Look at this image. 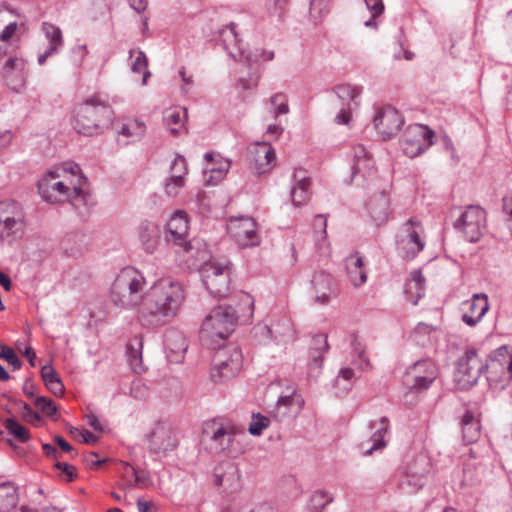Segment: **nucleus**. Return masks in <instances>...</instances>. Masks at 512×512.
<instances>
[{
    "label": "nucleus",
    "mask_w": 512,
    "mask_h": 512,
    "mask_svg": "<svg viewBox=\"0 0 512 512\" xmlns=\"http://www.w3.org/2000/svg\"><path fill=\"white\" fill-rule=\"evenodd\" d=\"M337 97L342 101V105L348 107V110L359 106L358 98L362 93V89L350 84H342L335 87Z\"/></svg>",
    "instance_id": "72a5a7b5"
},
{
    "label": "nucleus",
    "mask_w": 512,
    "mask_h": 512,
    "mask_svg": "<svg viewBox=\"0 0 512 512\" xmlns=\"http://www.w3.org/2000/svg\"><path fill=\"white\" fill-rule=\"evenodd\" d=\"M454 228L460 230L469 242H478L486 231V211L478 205H469L454 223Z\"/></svg>",
    "instance_id": "9b49d317"
},
{
    "label": "nucleus",
    "mask_w": 512,
    "mask_h": 512,
    "mask_svg": "<svg viewBox=\"0 0 512 512\" xmlns=\"http://www.w3.org/2000/svg\"><path fill=\"white\" fill-rule=\"evenodd\" d=\"M461 429L463 441L466 444L474 443L480 436V422L474 416L473 412L467 410L461 418Z\"/></svg>",
    "instance_id": "7c9ffc66"
},
{
    "label": "nucleus",
    "mask_w": 512,
    "mask_h": 512,
    "mask_svg": "<svg viewBox=\"0 0 512 512\" xmlns=\"http://www.w3.org/2000/svg\"><path fill=\"white\" fill-rule=\"evenodd\" d=\"M188 230L189 222L186 213L178 211L167 223L166 241L182 247L185 252H190L192 244L186 240Z\"/></svg>",
    "instance_id": "f3484780"
},
{
    "label": "nucleus",
    "mask_w": 512,
    "mask_h": 512,
    "mask_svg": "<svg viewBox=\"0 0 512 512\" xmlns=\"http://www.w3.org/2000/svg\"><path fill=\"white\" fill-rule=\"evenodd\" d=\"M431 469L430 459L424 455H417L405 468L408 472V476L412 477L416 481V485H424L427 475Z\"/></svg>",
    "instance_id": "bb28decb"
},
{
    "label": "nucleus",
    "mask_w": 512,
    "mask_h": 512,
    "mask_svg": "<svg viewBox=\"0 0 512 512\" xmlns=\"http://www.w3.org/2000/svg\"><path fill=\"white\" fill-rule=\"evenodd\" d=\"M389 432V419L382 417L370 439L361 443V449L364 455H371L374 451L386 446L385 436Z\"/></svg>",
    "instance_id": "a878e982"
},
{
    "label": "nucleus",
    "mask_w": 512,
    "mask_h": 512,
    "mask_svg": "<svg viewBox=\"0 0 512 512\" xmlns=\"http://www.w3.org/2000/svg\"><path fill=\"white\" fill-rule=\"evenodd\" d=\"M311 284L315 293V301L319 304H326L334 292L333 277L323 271L314 273Z\"/></svg>",
    "instance_id": "b1692460"
},
{
    "label": "nucleus",
    "mask_w": 512,
    "mask_h": 512,
    "mask_svg": "<svg viewBox=\"0 0 512 512\" xmlns=\"http://www.w3.org/2000/svg\"><path fill=\"white\" fill-rule=\"evenodd\" d=\"M55 467L58 469V470H61L63 473H65L68 477V481L71 482L73 481L74 477L76 476L75 474V467L68 464V463H65V462H57L55 464Z\"/></svg>",
    "instance_id": "e2e57ef3"
},
{
    "label": "nucleus",
    "mask_w": 512,
    "mask_h": 512,
    "mask_svg": "<svg viewBox=\"0 0 512 512\" xmlns=\"http://www.w3.org/2000/svg\"><path fill=\"white\" fill-rule=\"evenodd\" d=\"M224 49L235 60H243L246 51L241 45V40L236 32V25L230 23L219 32Z\"/></svg>",
    "instance_id": "412c9836"
},
{
    "label": "nucleus",
    "mask_w": 512,
    "mask_h": 512,
    "mask_svg": "<svg viewBox=\"0 0 512 512\" xmlns=\"http://www.w3.org/2000/svg\"><path fill=\"white\" fill-rule=\"evenodd\" d=\"M112 119L111 106L98 95H93L75 107L72 124L77 133L94 136L102 134Z\"/></svg>",
    "instance_id": "20e7f679"
},
{
    "label": "nucleus",
    "mask_w": 512,
    "mask_h": 512,
    "mask_svg": "<svg viewBox=\"0 0 512 512\" xmlns=\"http://www.w3.org/2000/svg\"><path fill=\"white\" fill-rule=\"evenodd\" d=\"M21 418L25 422L33 424L35 426H38L39 423L41 422L40 414L38 412L33 411L27 403H23L22 405Z\"/></svg>",
    "instance_id": "5fc2aeb1"
},
{
    "label": "nucleus",
    "mask_w": 512,
    "mask_h": 512,
    "mask_svg": "<svg viewBox=\"0 0 512 512\" xmlns=\"http://www.w3.org/2000/svg\"><path fill=\"white\" fill-rule=\"evenodd\" d=\"M84 461L91 468H97L98 466L105 462L104 459L100 460L98 458V454L96 452H89L88 454L84 455Z\"/></svg>",
    "instance_id": "338daca9"
},
{
    "label": "nucleus",
    "mask_w": 512,
    "mask_h": 512,
    "mask_svg": "<svg viewBox=\"0 0 512 512\" xmlns=\"http://www.w3.org/2000/svg\"><path fill=\"white\" fill-rule=\"evenodd\" d=\"M324 358L309 356L307 365V377L309 380H317L321 374Z\"/></svg>",
    "instance_id": "8fccbe9b"
},
{
    "label": "nucleus",
    "mask_w": 512,
    "mask_h": 512,
    "mask_svg": "<svg viewBox=\"0 0 512 512\" xmlns=\"http://www.w3.org/2000/svg\"><path fill=\"white\" fill-rule=\"evenodd\" d=\"M17 488L11 482L0 484V511L8 512L18 503Z\"/></svg>",
    "instance_id": "c9c22d12"
},
{
    "label": "nucleus",
    "mask_w": 512,
    "mask_h": 512,
    "mask_svg": "<svg viewBox=\"0 0 512 512\" xmlns=\"http://www.w3.org/2000/svg\"><path fill=\"white\" fill-rule=\"evenodd\" d=\"M2 359H5L12 366L13 370H19L22 366V361L11 347L5 349Z\"/></svg>",
    "instance_id": "bf43d9fd"
},
{
    "label": "nucleus",
    "mask_w": 512,
    "mask_h": 512,
    "mask_svg": "<svg viewBox=\"0 0 512 512\" xmlns=\"http://www.w3.org/2000/svg\"><path fill=\"white\" fill-rule=\"evenodd\" d=\"M434 135V131L426 125H409L401 139L404 154L410 158L422 154L433 144Z\"/></svg>",
    "instance_id": "f8f14e48"
},
{
    "label": "nucleus",
    "mask_w": 512,
    "mask_h": 512,
    "mask_svg": "<svg viewBox=\"0 0 512 512\" xmlns=\"http://www.w3.org/2000/svg\"><path fill=\"white\" fill-rule=\"evenodd\" d=\"M463 305L467 307V311L462 314V321L466 325L474 327L489 310L488 296L484 293H476Z\"/></svg>",
    "instance_id": "a211bd4d"
},
{
    "label": "nucleus",
    "mask_w": 512,
    "mask_h": 512,
    "mask_svg": "<svg viewBox=\"0 0 512 512\" xmlns=\"http://www.w3.org/2000/svg\"><path fill=\"white\" fill-rule=\"evenodd\" d=\"M269 424L270 420L268 417L256 413L252 415V421L249 424L248 431L253 436H260Z\"/></svg>",
    "instance_id": "de8ad7c7"
},
{
    "label": "nucleus",
    "mask_w": 512,
    "mask_h": 512,
    "mask_svg": "<svg viewBox=\"0 0 512 512\" xmlns=\"http://www.w3.org/2000/svg\"><path fill=\"white\" fill-rule=\"evenodd\" d=\"M275 160V150L266 142L256 143L248 149L249 169L257 176L270 172Z\"/></svg>",
    "instance_id": "2eb2a0df"
},
{
    "label": "nucleus",
    "mask_w": 512,
    "mask_h": 512,
    "mask_svg": "<svg viewBox=\"0 0 512 512\" xmlns=\"http://www.w3.org/2000/svg\"><path fill=\"white\" fill-rule=\"evenodd\" d=\"M41 377L46 387L55 396H61L64 392V385L60 380L57 372L51 365H44L41 369Z\"/></svg>",
    "instance_id": "e433bc0d"
},
{
    "label": "nucleus",
    "mask_w": 512,
    "mask_h": 512,
    "mask_svg": "<svg viewBox=\"0 0 512 512\" xmlns=\"http://www.w3.org/2000/svg\"><path fill=\"white\" fill-rule=\"evenodd\" d=\"M203 434L209 436L210 450L215 454L225 451L234 437L230 430L222 425L217 426L215 422L207 424L203 428Z\"/></svg>",
    "instance_id": "aec40b11"
},
{
    "label": "nucleus",
    "mask_w": 512,
    "mask_h": 512,
    "mask_svg": "<svg viewBox=\"0 0 512 512\" xmlns=\"http://www.w3.org/2000/svg\"><path fill=\"white\" fill-rule=\"evenodd\" d=\"M424 283L425 278L420 271H413L411 273V279L405 285V293L408 296V300L416 305L418 301L424 295Z\"/></svg>",
    "instance_id": "f704fd0d"
},
{
    "label": "nucleus",
    "mask_w": 512,
    "mask_h": 512,
    "mask_svg": "<svg viewBox=\"0 0 512 512\" xmlns=\"http://www.w3.org/2000/svg\"><path fill=\"white\" fill-rule=\"evenodd\" d=\"M138 235L143 249L152 254L159 244L161 235L159 226L154 222L144 220L139 225Z\"/></svg>",
    "instance_id": "393cba45"
},
{
    "label": "nucleus",
    "mask_w": 512,
    "mask_h": 512,
    "mask_svg": "<svg viewBox=\"0 0 512 512\" xmlns=\"http://www.w3.org/2000/svg\"><path fill=\"white\" fill-rule=\"evenodd\" d=\"M200 274L202 282L211 296L214 298L226 297L231 287V266L215 261L205 262Z\"/></svg>",
    "instance_id": "1a4fd4ad"
},
{
    "label": "nucleus",
    "mask_w": 512,
    "mask_h": 512,
    "mask_svg": "<svg viewBox=\"0 0 512 512\" xmlns=\"http://www.w3.org/2000/svg\"><path fill=\"white\" fill-rule=\"evenodd\" d=\"M221 468H224L225 484L231 490L238 487L240 482V473L238 467L234 463H226Z\"/></svg>",
    "instance_id": "a18cd8bd"
},
{
    "label": "nucleus",
    "mask_w": 512,
    "mask_h": 512,
    "mask_svg": "<svg viewBox=\"0 0 512 512\" xmlns=\"http://www.w3.org/2000/svg\"><path fill=\"white\" fill-rule=\"evenodd\" d=\"M146 281L140 271L133 267L123 268L112 283L110 298L115 306L131 309L143 302L142 293Z\"/></svg>",
    "instance_id": "423d86ee"
},
{
    "label": "nucleus",
    "mask_w": 512,
    "mask_h": 512,
    "mask_svg": "<svg viewBox=\"0 0 512 512\" xmlns=\"http://www.w3.org/2000/svg\"><path fill=\"white\" fill-rule=\"evenodd\" d=\"M42 31L44 32L46 39L49 41L48 47H53L54 51L58 52L64 43L61 29L49 22H43Z\"/></svg>",
    "instance_id": "ea45409f"
},
{
    "label": "nucleus",
    "mask_w": 512,
    "mask_h": 512,
    "mask_svg": "<svg viewBox=\"0 0 512 512\" xmlns=\"http://www.w3.org/2000/svg\"><path fill=\"white\" fill-rule=\"evenodd\" d=\"M435 330L432 325L420 322L414 328L412 337L413 340L421 346H425L431 342V333Z\"/></svg>",
    "instance_id": "79ce46f5"
},
{
    "label": "nucleus",
    "mask_w": 512,
    "mask_h": 512,
    "mask_svg": "<svg viewBox=\"0 0 512 512\" xmlns=\"http://www.w3.org/2000/svg\"><path fill=\"white\" fill-rule=\"evenodd\" d=\"M59 176L56 171H50L39 180L38 190L41 197L49 203L68 200L76 209L87 206L90 200V194L85 188L88 179L78 175L77 183L73 184L71 189L64 181L57 180Z\"/></svg>",
    "instance_id": "39448f33"
},
{
    "label": "nucleus",
    "mask_w": 512,
    "mask_h": 512,
    "mask_svg": "<svg viewBox=\"0 0 512 512\" xmlns=\"http://www.w3.org/2000/svg\"><path fill=\"white\" fill-rule=\"evenodd\" d=\"M227 231L241 248L260 244L258 225L252 217L241 216L232 218L227 225Z\"/></svg>",
    "instance_id": "4468645a"
},
{
    "label": "nucleus",
    "mask_w": 512,
    "mask_h": 512,
    "mask_svg": "<svg viewBox=\"0 0 512 512\" xmlns=\"http://www.w3.org/2000/svg\"><path fill=\"white\" fill-rule=\"evenodd\" d=\"M184 300L180 283L161 279L145 293L138 319L142 326L156 328L171 321Z\"/></svg>",
    "instance_id": "f257e3e1"
},
{
    "label": "nucleus",
    "mask_w": 512,
    "mask_h": 512,
    "mask_svg": "<svg viewBox=\"0 0 512 512\" xmlns=\"http://www.w3.org/2000/svg\"><path fill=\"white\" fill-rule=\"evenodd\" d=\"M167 126H175L181 123V112L174 110L164 117Z\"/></svg>",
    "instance_id": "69168bd1"
},
{
    "label": "nucleus",
    "mask_w": 512,
    "mask_h": 512,
    "mask_svg": "<svg viewBox=\"0 0 512 512\" xmlns=\"http://www.w3.org/2000/svg\"><path fill=\"white\" fill-rule=\"evenodd\" d=\"M35 405L49 417H53L57 412V407L53 400L44 396L37 397L35 400Z\"/></svg>",
    "instance_id": "603ef678"
},
{
    "label": "nucleus",
    "mask_w": 512,
    "mask_h": 512,
    "mask_svg": "<svg viewBox=\"0 0 512 512\" xmlns=\"http://www.w3.org/2000/svg\"><path fill=\"white\" fill-rule=\"evenodd\" d=\"M164 344L167 351L175 354V361L183 358L188 349V342L182 332L178 330H168L164 335Z\"/></svg>",
    "instance_id": "cd10ccee"
},
{
    "label": "nucleus",
    "mask_w": 512,
    "mask_h": 512,
    "mask_svg": "<svg viewBox=\"0 0 512 512\" xmlns=\"http://www.w3.org/2000/svg\"><path fill=\"white\" fill-rule=\"evenodd\" d=\"M146 131V126L139 120H132L122 125L119 133L126 137L141 138Z\"/></svg>",
    "instance_id": "c03bdc74"
},
{
    "label": "nucleus",
    "mask_w": 512,
    "mask_h": 512,
    "mask_svg": "<svg viewBox=\"0 0 512 512\" xmlns=\"http://www.w3.org/2000/svg\"><path fill=\"white\" fill-rule=\"evenodd\" d=\"M498 356L506 358V346L491 352L485 361L480 357L478 349L468 348L457 361L455 380L462 388L468 389L477 383L483 373L486 374L488 381L496 378L503 370V364L498 360Z\"/></svg>",
    "instance_id": "7ed1b4c3"
},
{
    "label": "nucleus",
    "mask_w": 512,
    "mask_h": 512,
    "mask_svg": "<svg viewBox=\"0 0 512 512\" xmlns=\"http://www.w3.org/2000/svg\"><path fill=\"white\" fill-rule=\"evenodd\" d=\"M271 104L276 107L275 114L276 116L287 114L289 112V107L287 104L286 95L283 93H277L273 95L270 99Z\"/></svg>",
    "instance_id": "864d4df0"
},
{
    "label": "nucleus",
    "mask_w": 512,
    "mask_h": 512,
    "mask_svg": "<svg viewBox=\"0 0 512 512\" xmlns=\"http://www.w3.org/2000/svg\"><path fill=\"white\" fill-rule=\"evenodd\" d=\"M85 418L87 420L88 425L91 426L95 431L102 432L104 430L103 425L100 423L98 417L95 414H86Z\"/></svg>",
    "instance_id": "774afa93"
},
{
    "label": "nucleus",
    "mask_w": 512,
    "mask_h": 512,
    "mask_svg": "<svg viewBox=\"0 0 512 512\" xmlns=\"http://www.w3.org/2000/svg\"><path fill=\"white\" fill-rule=\"evenodd\" d=\"M16 30H17V23L11 22L4 28V30L0 34V38L7 44V42L11 39V37L16 32Z\"/></svg>",
    "instance_id": "0e129e2a"
},
{
    "label": "nucleus",
    "mask_w": 512,
    "mask_h": 512,
    "mask_svg": "<svg viewBox=\"0 0 512 512\" xmlns=\"http://www.w3.org/2000/svg\"><path fill=\"white\" fill-rule=\"evenodd\" d=\"M129 473L134 477V485L137 487L144 488L152 484V479L147 471L137 469L129 463H125L124 474L128 475Z\"/></svg>",
    "instance_id": "a19ab883"
},
{
    "label": "nucleus",
    "mask_w": 512,
    "mask_h": 512,
    "mask_svg": "<svg viewBox=\"0 0 512 512\" xmlns=\"http://www.w3.org/2000/svg\"><path fill=\"white\" fill-rule=\"evenodd\" d=\"M404 123V119L398 110L387 105L381 108L373 119V124L383 140L394 137Z\"/></svg>",
    "instance_id": "dca6fc26"
},
{
    "label": "nucleus",
    "mask_w": 512,
    "mask_h": 512,
    "mask_svg": "<svg viewBox=\"0 0 512 512\" xmlns=\"http://www.w3.org/2000/svg\"><path fill=\"white\" fill-rule=\"evenodd\" d=\"M26 228L23 206L14 200L0 202V240L11 243L21 238Z\"/></svg>",
    "instance_id": "0eeeda50"
},
{
    "label": "nucleus",
    "mask_w": 512,
    "mask_h": 512,
    "mask_svg": "<svg viewBox=\"0 0 512 512\" xmlns=\"http://www.w3.org/2000/svg\"><path fill=\"white\" fill-rule=\"evenodd\" d=\"M367 209L376 225L385 223L390 213V199L385 191L374 194L368 204Z\"/></svg>",
    "instance_id": "5701e85b"
},
{
    "label": "nucleus",
    "mask_w": 512,
    "mask_h": 512,
    "mask_svg": "<svg viewBox=\"0 0 512 512\" xmlns=\"http://www.w3.org/2000/svg\"><path fill=\"white\" fill-rule=\"evenodd\" d=\"M329 345L325 334H316L311 340L309 348V356L324 358V354L328 351Z\"/></svg>",
    "instance_id": "37998d69"
},
{
    "label": "nucleus",
    "mask_w": 512,
    "mask_h": 512,
    "mask_svg": "<svg viewBox=\"0 0 512 512\" xmlns=\"http://www.w3.org/2000/svg\"><path fill=\"white\" fill-rule=\"evenodd\" d=\"M26 63L22 58L9 57L3 65V74L5 79L9 82L13 74L18 77L17 85L21 86L24 83L23 71Z\"/></svg>",
    "instance_id": "4c0bfd02"
},
{
    "label": "nucleus",
    "mask_w": 512,
    "mask_h": 512,
    "mask_svg": "<svg viewBox=\"0 0 512 512\" xmlns=\"http://www.w3.org/2000/svg\"><path fill=\"white\" fill-rule=\"evenodd\" d=\"M352 165L351 179L359 173H365L372 168V160L366 148L361 145H355L351 149Z\"/></svg>",
    "instance_id": "c756f323"
},
{
    "label": "nucleus",
    "mask_w": 512,
    "mask_h": 512,
    "mask_svg": "<svg viewBox=\"0 0 512 512\" xmlns=\"http://www.w3.org/2000/svg\"><path fill=\"white\" fill-rule=\"evenodd\" d=\"M172 170H176L178 174H173L165 185V192L169 196H176L179 189L184 185V175L186 174V160L183 156L178 155L172 165Z\"/></svg>",
    "instance_id": "c85d7f7f"
},
{
    "label": "nucleus",
    "mask_w": 512,
    "mask_h": 512,
    "mask_svg": "<svg viewBox=\"0 0 512 512\" xmlns=\"http://www.w3.org/2000/svg\"><path fill=\"white\" fill-rule=\"evenodd\" d=\"M274 58L273 51H265L263 49H256L255 52H246L244 59L248 62H257L260 59L270 61Z\"/></svg>",
    "instance_id": "6e6d98bb"
},
{
    "label": "nucleus",
    "mask_w": 512,
    "mask_h": 512,
    "mask_svg": "<svg viewBox=\"0 0 512 512\" xmlns=\"http://www.w3.org/2000/svg\"><path fill=\"white\" fill-rule=\"evenodd\" d=\"M142 348L143 341L141 337H134L126 345L127 360L131 369L135 373H141L144 371L142 365Z\"/></svg>",
    "instance_id": "473e14b6"
},
{
    "label": "nucleus",
    "mask_w": 512,
    "mask_h": 512,
    "mask_svg": "<svg viewBox=\"0 0 512 512\" xmlns=\"http://www.w3.org/2000/svg\"><path fill=\"white\" fill-rule=\"evenodd\" d=\"M438 374L436 364L429 359H423L407 369L403 382L411 392L421 393L431 386Z\"/></svg>",
    "instance_id": "9d476101"
},
{
    "label": "nucleus",
    "mask_w": 512,
    "mask_h": 512,
    "mask_svg": "<svg viewBox=\"0 0 512 512\" xmlns=\"http://www.w3.org/2000/svg\"><path fill=\"white\" fill-rule=\"evenodd\" d=\"M365 4L373 18L378 17L384 11V4L382 0H365Z\"/></svg>",
    "instance_id": "052dcab7"
},
{
    "label": "nucleus",
    "mask_w": 512,
    "mask_h": 512,
    "mask_svg": "<svg viewBox=\"0 0 512 512\" xmlns=\"http://www.w3.org/2000/svg\"><path fill=\"white\" fill-rule=\"evenodd\" d=\"M310 178L306 176V171L298 168L293 173V187L291 189V198L294 206H302L309 199Z\"/></svg>",
    "instance_id": "4be33fe9"
},
{
    "label": "nucleus",
    "mask_w": 512,
    "mask_h": 512,
    "mask_svg": "<svg viewBox=\"0 0 512 512\" xmlns=\"http://www.w3.org/2000/svg\"><path fill=\"white\" fill-rule=\"evenodd\" d=\"M331 501H332V497H328L326 492L317 491L311 497L310 506L312 509L315 510V512H320L319 509H323Z\"/></svg>",
    "instance_id": "3c124183"
},
{
    "label": "nucleus",
    "mask_w": 512,
    "mask_h": 512,
    "mask_svg": "<svg viewBox=\"0 0 512 512\" xmlns=\"http://www.w3.org/2000/svg\"><path fill=\"white\" fill-rule=\"evenodd\" d=\"M421 224L413 218L406 221L400 228L397 246L404 259L412 260L425 246L420 237Z\"/></svg>",
    "instance_id": "ddd939ff"
},
{
    "label": "nucleus",
    "mask_w": 512,
    "mask_h": 512,
    "mask_svg": "<svg viewBox=\"0 0 512 512\" xmlns=\"http://www.w3.org/2000/svg\"><path fill=\"white\" fill-rule=\"evenodd\" d=\"M137 57L132 63V71L135 73H143L142 83L146 84L148 77L151 76L150 71L148 70V59L145 53L142 50H137Z\"/></svg>",
    "instance_id": "49530a36"
},
{
    "label": "nucleus",
    "mask_w": 512,
    "mask_h": 512,
    "mask_svg": "<svg viewBox=\"0 0 512 512\" xmlns=\"http://www.w3.org/2000/svg\"><path fill=\"white\" fill-rule=\"evenodd\" d=\"M351 345L353 348V351L358 355V357L366 364L368 365V360L365 358V350L364 346L362 345V342L358 338L357 335L352 336Z\"/></svg>",
    "instance_id": "680f3d73"
},
{
    "label": "nucleus",
    "mask_w": 512,
    "mask_h": 512,
    "mask_svg": "<svg viewBox=\"0 0 512 512\" xmlns=\"http://www.w3.org/2000/svg\"><path fill=\"white\" fill-rule=\"evenodd\" d=\"M328 0H310V14L314 18H320L327 13Z\"/></svg>",
    "instance_id": "4d7b16f0"
},
{
    "label": "nucleus",
    "mask_w": 512,
    "mask_h": 512,
    "mask_svg": "<svg viewBox=\"0 0 512 512\" xmlns=\"http://www.w3.org/2000/svg\"><path fill=\"white\" fill-rule=\"evenodd\" d=\"M211 379L214 382L227 381L234 378L242 368L243 356L235 344L219 347L213 356Z\"/></svg>",
    "instance_id": "6e6552de"
},
{
    "label": "nucleus",
    "mask_w": 512,
    "mask_h": 512,
    "mask_svg": "<svg viewBox=\"0 0 512 512\" xmlns=\"http://www.w3.org/2000/svg\"><path fill=\"white\" fill-rule=\"evenodd\" d=\"M149 449L154 453H166L177 447V438L174 432L164 426L157 425L149 435Z\"/></svg>",
    "instance_id": "6ab92c4d"
},
{
    "label": "nucleus",
    "mask_w": 512,
    "mask_h": 512,
    "mask_svg": "<svg viewBox=\"0 0 512 512\" xmlns=\"http://www.w3.org/2000/svg\"><path fill=\"white\" fill-rule=\"evenodd\" d=\"M3 424L8 433L19 442L25 443L30 439L29 430L21 425L15 417L5 419Z\"/></svg>",
    "instance_id": "58836bf2"
},
{
    "label": "nucleus",
    "mask_w": 512,
    "mask_h": 512,
    "mask_svg": "<svg viewBox=\"0 0 512 512\" xmlns=\"http://www.w3.org/2000/svg\"><path fill=\"white\" fill-rule=\"evenodd\" d=\"M130 395L138 400H143L148 396V388L141 381H135L130 388Z\"/></svg>",
    "instance_id": "13d9d810"
},
{
    "label": "nucleus",
    "mask_w": 512,
    "mask_h": 512,
    "mask_svg": "<svg viewBox=\"0 0 512 512\" xmlns=\"http://www.w3.org/2000/svg\"><path fill=\"white\" fill-rule=\"evenodd\" d=\"M254 307L253 297L246 292L239 293V304L218 305L213 308L203 320L200 337L202 340L215 341L226 339L235 328L240 315L252 314Z\"/></svg>",
    "instance_id": "f03ea898"
},
{
    "label": "nucleus",
    "mask_w": 512,
    "mask_h": 512,
    "mask_svg": "<svg viewBox=\"0 0 512 512\" xmlns=\"http://www.w3.org/2000/svg\"><path fill=\"white\" fill-rule=\"evenodd\" d=\"M398 489L404 494H412L422 488L424 485H416V481L408 476V472L404 471L401 479L398 482Z\"/></svg>",
    "instance_id": "09e8293b"
},
{
    "label": "nucleus",
    "mask_w": 512,
    "mask_h": 512,
    "mask_svg": "<svg viewBox=\"0 0 512 512\" xmlns=\"http://www.w3.org/2000/svg\"><path fill=\"white\" fill-rule=\"evenodd\" d=\"M348 277L354 287H359L367 280V273L364 268L362 257L351 255L346 259Z\"/></svg>",
    "instance_id": "2f4dec72"
}]
</instances>
